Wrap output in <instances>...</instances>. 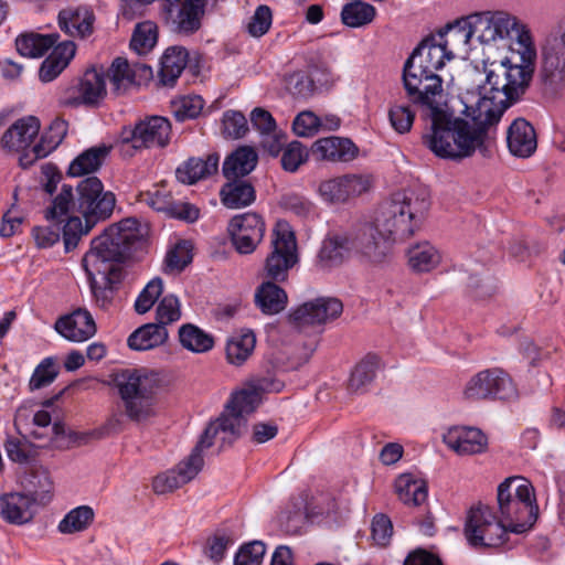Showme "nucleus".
I'll list each match as a JSON object with an SVG mask.
<instances>
[{"instance_id": "1", "label": "nucleus", "mask_w": 565, "mask_h": 565, "mask_svg": "<svg viewBox=\"0 0 565 565\" xmlns=\"http://www.w3.org/2000/svg\"><path fill=\"white\" fill-rule=\"evenodd\" d=\"M531 78L526 66L519 67L502 60L491 63L486 70V82L478 94L467 93L460 97L463 105L461 113L468 119L465 138L470 148L469 157L476 151L483 157L490 156L493 143L489 137L490 127L525 93Z\"/></svg>"}, {"instance_id": "2", "label": "nucleus", "mask_w": 565, "mask_h": 565, "mask_svg": "<svg viewBox=\"0 0 565 565\" xmlns=\"http://www.w3.org/2000/svg\"><path fill=\"white\" fill-rule=\"evenodd\" d=\"M403 84L411 103L430 119L423 134V145L441 159L461 160L469 157L465 136L468 119L455 117L447 110L443 78L439 75H403Z\"/></svg>"}, {"instance_id": "3", "label": "nucleus", "mask_w": 565, "mask_h": 565, "mask_svg": "<svg viewBox=\"0 0 565 565\" xmlns=\"http://www.w3.org/2000/svg\"><path fill=\"white\" fill-rule=\"evenodd\" d=\"M138 222L125 218L108 226L90 243L82 264L96 301L105 307L113 298V285L120 279V264L129 257L138 239Z\"/></svg>"}, {"instance_id": "4", "label": "nucleus", "mask_w": 565, "mask_h": 565, "mask_svg": "<svg viewBox=\"0 0 565 565\" xmlns=\"http://www.w3.org/2000/svg\"><path fill=\"white\" fill-rule=\"evenodd\" d=\"M77 211L81 217L71 216L63 227V241L66 252L77 247L83 236H86L92 228L102 221L109 218L113 214L116 199L111 192H105L102 181L97 177H88L82 180L77 186Z\"/></svg>"}, {"instance_id": "5", "label": "nucleus", "mask_w": 565, "mask_h": 565, "mask_svg": "<svg viewBox=\"0 0 565 565\" xmlns=\"http://www.w3.org/2000/svg\"><path fill=\"white\" fill-rule=\"evenodd\" d=\"M284 383L278 380L262 379L253 388L242 390L233 395L220 417L206 427L221 447L232 445L246 429V415L253 413L259 404V392H280Z\"/></svg>"}, {"instance_id": "6", "label": "nucleus", "mask_w": 565, "mask_h": 565, "mask_svg": "<svg viewBox=\"0 0 565 565\" xmlns=\"http://www.w3.org/2000/svg\"><path fill=\"white\" fill-rule=\"evenodd\" d=\"M429 205L425 190L396 192L381 205L376 221L392 239H404L419 227Z\"/></svg>"}, {"instance_id": "7", "label": "nucleus", "mask_w": 565, "mask_h": 565, "mask_svg": "<svg viewBox=\"0 0 565 565\" xmlns=\"http://www.w3.org/2000/svg\"><path fill=\"white\" fill-rule=\"evenodd\" d=\"M498 507L501 522L512 533L526 532L537 519L539 507L535 501L534 488L523 477H510L500 483Z\"/></svg>"}, {"instance_id": "8", "label": "nucleus", "mask_w": 565, "mask_h": 565, "mask_svg": "<svg viewBox=\"0 0 565 565\" xmlns=\"http://www.w3.org/2000/svg\"><path fill=\"white\" fill-rule=\"evenodd\" d=\"M124 413L134 423H145L156 415V395L160 379L146 370H124L115 377Z\"/></svg>"}, {"instance_id": "9", "label": "nucleus", "mask_w": 565, "mask_h": 565, "mask_svg": "<svg viewBox=\"0 0 565 565\" xmlns=\"http://www.w3.org/2000/svg\"><path fill=\"white\" fill-rule=\"evenodd\" d=\"M171 122L162 116H150L134 126L121 129L118 138L120 151L134 156L137 151L151 148H166L171 140Z\"/></svg>"}, {"instance_id": "10", "label": "nucleus", "mask_w": 565, "mask_h": 565, "mask_svg": "<svg viewBox=\"0 0 565 565\" xmlns=\"http://www.w3.org/2000/svg\"><path fill=\"white\" fill-rule=\"evenodd\" d=\"M516 386L508 372L489 367L473 374L465 384L462 397L468 402L508 401L516 396Z\"/></svg>"}, {"instance_id": "11", "label": "nucleus", "mask_w": 565, "mask_h": 565, "mask_svg": "<svg viewBox=\"0 0 565 565\" xmlns=\"http://www.w3.org/2000/svg\"><path fill=\"white\" fill-rule=\"evenodd\" d=\"M510 531L488 505L478 504L470 509L465 524V536L472 547H501Z\"/></svg>"}, {"instance_id": "12", "label": "nucleus", "mask_w": 565, "mask_h": 565, "mask_svg": "<svg viewBox=\"0 0 565 565\" xmlns=\"http://www.w3.org/2000/svg\"><path fill=\"white\" fill-rule=\"evenodd\" d=\"M297 242L287 223L278 222L273 232L271 252L265 259L264 274L267 281L284 282L289 270L298 263Z\"/></svg>"}, {"instance_id": "13", "label": "nucleus", "mask_w": 565, "mask_h": 565, "mask_svg": "<svg viewBox=\"0 0 565 565\" xmlns=\"http://www.w3.org/2000/svg\"><path fill=\"white\" fill-rule=\"evenodd\" d=\"M542 75L546 83H565V17L546 35L542 45Z\"/></svg>"}, {"instance_id": "14", "label": "nucleus", "mask_w": 565, "mask_h": 565, "mask_svg": "<svg viewBox=\"0 0 565 565\" xmlns=\"http://www.w3.org/2000/svg\"><path fill=\"white\" fill-rule=\"evenodd\" d=\"M372 186L371 174L348 173L321 182L319 194L326 202L343 204L369 192Z\"/></svg>"}, {"instance_id": "15", "label": "nucleus", "mask_w": 565, "mask_h": 565, "mask_svg": "<svg viewBox=\"0 0 565 565\" xmlns=\"http://www.w3.org/2000/svg\"><path fill=\"white\" fill-rule=\"evenodd\" d=\"M473 36L480 43H491L513 34L518 18L504 11H483L468 15Z\"/></svg>"}, {"instance_id": "16", "label": "nucleus", "mask_w": 565, "mask_h": 565, "mask_svg": "<svg viewBox=\"0 0 565 565\" xmlns=\"http://www.w3.org/2000/svg\"><path fill=\"white\" fill-rule=\"evenodd\" d=\"M265 230L262 216L250 212L235 215L227 227L233 246L242 255L252 254L257 248Z\"/></svg>"}, {"instance_id": "17", "label": "nucleus", "mask_w": 565, "mask_h": 565, "mask_svg": "<svg viewBox=\"0 0 565 565\" xmlns=\"http://www.w3.org/2000/svg\"><path fill=\"white\" fill-rule=\"evenodd\" d=\"M353 249L360 252L371 263L381 264L391 253L392 238L379 226V222L367 223L359 227L351 237Z\"/></svg>"}, {"instance_id": "18", "label": "nucleus", "mask_w": 565, "mask_h": 565, "mask_svg": "<svg viewBox=\"0 0 565 565\" xmlns=\"http://www.w3.org/2000/svg\"><path fill=\"white\" fill-rule=\"evenodd\" d=\"M343 310L340 299L320 297L313 301L305 302L289 315V319L299 328L326 323L338 318Z\"/></svg>"}, {"instance_id": "19", "label": "nucleus", "mask_w": 565, "mask_h": 565, "mask_svg": "<svg viewBox=\"0 0 565 565\" xmlns=\"http://www.w3.org/2000/svg\"><path fill=\"white\" fill-rule=\"evenodd\" d=\"M77 95L64 100L66 106L97 107L107 95L106 76L103 68H89L81 77L76 86Z\"/></svg>"}, {"instance_id": "20", "label": "nucleus", "mask_w": 565, "mask_h": 565, "mask_svg": "<svg viewBox=\"0 0 565 565\" xmlns=\"http://www.w3.org/2000/svg\"><path fill=\"white\" fill-rule=\"evenodd\" d=\"M310 154L316 161L350 162L359 156V148L349 138L331 136L316 140Z\"/></svg>"}, {"instance_id": "21", "label": "nucleus", "mask_w": 565, "mask_h": 565, "mask_svg": "<svg viewBox=\"0 0 565 565\" xmlns=\"http://www.w3.org/2000/svg\"><path fill=\"white\" fill-rule=\"evenodd\" d=\"M41 124L35 116H26L18 119L2 136L1 146L14 152L25 151L24 158L30 157L31 145L39 135Z\"/></svg>"}, {"instance_id": "22", "label": "nucleus", "mask_w": 565, "mask_h": 565, "mask_svg": "<svg viewBox=\"0 0 565 565\" xmlns=\"http://www.w3.org/2000/svg\"><path fill=\"white\" fill-rule=\"evenodd\" d=\"M513 34L508 35L511 40V55L503 61L511 65L525 67L529 74L533 75L534 63L536 60V47L534 45L530 30L525 24L518 20V25L513 28Z\"/></svg>"}, {"instance_id": "23", "label": "nucleus", "mask_w": 565, "mask_h": 565, "mask_svg": "<svg viewBox=\"0 0 565 565\" xmlns=\"http://www.w3.org/2000/svg\"><path fill=\"white\" fill-rule=\"evenodd\" d=\"M54 329L72 342H84L96 333V323L86 309H76L55 321Z\"/></svg>"}, {"instance_id": "24", "label": "nucleus", "mask_w": 565, "mask_h": 565, "mask_svg": "<svg viewBox=\"0 0 565 565\" xmlns=\"http://www.w3.org/2000/svg\"><path fill=\"white\" fill-rule=\"evenodd\" d=\"M443 441L460 456L481 454L488 446L486 435L473 427L450 428L443 436Z\"/></svg>"}, {"instance_id": "25", "label": "nucleus", "mask_w": 565, "mask_h": 565, "mask_svg": "<svg viewBox=\"0 0 565 565\" xmlns=\"http://www.w3.org/2000/svg\"><path fill=\"white\" fill-rule=\"evenodd\" d=\"M473 36L468 17L457 20L455 23L447 24L445 29L437 34V41L452 60L457 53H467L470 40Z\"/></svg>"}, {"instance_id": "26", "label": "nucleus", "mask_w": 565, "mask_h": 565, "mask_svg": "<svg viewBox=\"0 0 565 565\" xmlns=\"http://www.w3.org/2000/svg\"><path fill=\"white\" fill-rule=\"evenodd\" d=\"M205 13V0L177 8L175 11L162 13L171 30L178 34L191 35L199 31Z\"/></svg>"}, {"instance_id": "27", "label": "nucleus", "mask_w": 565, "mask_h": 565, "mask_svg": "<svg viewBox=\"0 0 565 565\" xmlns=\"http://www.w3.org/2000/svg\"><path fill=\"white\" fill-rule=\"evenodd\" d=\"M33 504L32 499L22 492L4 493L0 497V515L10 524H26L34 518Z\"/></svg>"}, {"instance_id": "28", "label": "nucleus", "mask_w": 565, "mask_h": 565, "mask_svg": "<svg viewBox=\"0 0 565 565\" xmlns=\"http://www.w3.org/2000/svg\"><path fill=\"white\" fill-rule=\"evenodd\" d=\"M507 142L513 156L529 158L537 148L536 132L529 121L518 118L508 129Z\"/></svg>"}, {"instance_id": "29", "label": "nucleus", "mask_w": 565, "mask_h": 565, "mask_svg": "<svg viewBox=\"0 0 565 565\" xmlns=\"http://www.w3.org/2000/svg\"><path fill=\"white\" fill-rule=\"evenodd\" d=\"M353 249L351 237L347 235H334L323 241L318 253L317 266L321 270H330L340 266Z\"/></svg>"}, {"instance_id": "30", "label": "nucleus", "mask_w": 565, "mask_h": 565, "mask_svg": "<svg viewBox=\"0 0 565 565\" xmlns=\"http://www.w3.org/2000/svg\"><path fill=\"white\" fill-rule=\"evenodd\" d=\"M220 157L216 153L203 158H189L175 171L177 179L184 184H194L216 173Z\"/></svg>"}, {"instance_id": "31", "label": "nucleus", "mask_w": 565, "mask_h": 565, "mask_svg": "<svg viewBox=\"0 0 565 565\" xmlns=\"http://www.w3.org/2000/svg\"><path fill=\"white\" fill-rule=\"evenodd\" d=\"M76 46L73 41H63L53 47L51 54L42 62L39 77L49 83L56 78L74 57Z\"/></svg>"}, {"instance_id": "32", "label": "nucleus", "mask_w": 565, "mask_h": 565, "mask_svg": "<svg viewBox=\"0 0 565 565\" xmlns=\"http://www.w3.org/2000/svg\"><path fill=\"white\" fill-rule=\"evenodd\" d=\"M95 17L88 8H67L60 12L58 24L71 36L85 38L93 32Z\"/></svg>"}, {"instance_id": "33", "label": "nucleus", "mask_w": 565, "mask_h": 565, "mask_svg": "<svg viewBox=\"0 0 565 565\" xmlns=\"http://www.w3.org/2000/svg\"><path fill=\"white\" fill-rule=\"evenodd\" d=\"M20 484L24 494L36 504H44L50 501L52 497L53 483L49 472L45 469H32L25 472L21 479Z\"/></svg>"}, {"instance_id": "34", "label": "nucleus", "mask_w": 565, "mask_h": 565, "mask_svg": "<svg viewBox=\"0 0 565 565\" xmlns=\"http://www.w3.org/2000/svg\"><path fill=\"white\" fill-rule=\"evenodd\" d=\"M257 161L258 156L254 148L238 147L225 159L222 168L223 174L227 180L243 179L255 169Z\"/></svg>"}, {"instance_id": "35", "label": "nucleus", "mask_w": 565, "mask_h": 565, "mask_svg": "<svg viewBox=\"0 0 565 565\" xmlns=\"http://www.w3.org/2000/svg\"><path fill=\"white\" fill-rule=\"evenodd\" d=\"M215 439H217V437L213 436V434H207V429L205 428L191 454L184 460L180 461L175 468H173L184 484L193 480L202 470L204 465L202 450L204 448H210L214 444Z\"/></svg>"}, {"instance_id": "36", "label": "nucleus", "mask_w": 565, "mask_h": 565, "mask_svg": "<svg viewBox=\"0 0 565 565\" xmlns=\"http://www.w3.org/2000/svg\"><path fill=\"white\" fill-rule=\"evenodd\" d=\"M221 202L228 209H242L250 205L256 199L253 184L243 179H232L222 186Z\"/></svg>"}, {"instance_id": "37", "label": "nucleus", "mask_w": 565, "mask_h": 565, "mask_svg": "<svg viewBox=\"0 0 565 565\" xmlns=\"http://www.w3.org/2000/svg\"><path fill=\"white\" fill-rule=\"evenodd\" d=\"M381 366V358L377 354L367 353L353 367L348 381V390L351 393L364 392L366 386L376 377V373Z\"/></svg>"}, {"instance_id": "38", "label": "nucleus", "mask_w": 565, "mask_h": 565, "mask_svg": "<svg viewBox=\"0 0 565 565\" xmlns=\"http://www.w3.org/2000/svg\"><path fill=\"white\" fill-rule=\"evenodd\" d=\"M168 337L169 333L166 327L156 322L146 323L129 335L127 343L131 350L146 351L164 344Z\"/></svg>"}, {"instance_id": "39", "label": "nucleus", "mask_w": 565, "mask_h": 565, "mask_svg": "<svg viewBox=\"0 0 565 565\" xmlns=\"http://www.w3.org/2000/svg\"><path fill=\"white\" fill-rule=\"evenodd\" d=\"M188 57L185 47L178 45L168 47L161 57L160 82L166 86H172L185 68Z\"/></svg>"}, {"instance_id": "40", "label": "nucleus", "mask_w": 565, "mask_h": 565, "mask_svg": "<svg viewBox=\"0 0 565 565\" xmlns=\"http://www.w3.org/2000/svg\"><path fill=\"white\" fill-rule=\"evenodd\" d=\"M58 38L57 33L41 34L36 32H25L17 38L15 46L22 56L36 58L43 56L50 49L54 47Z\"/></svg>"}, {"instance_id": "41", "label": "nucleus", "mask_w": 565, "mask_h": 565, "mask_svg": "<svg viewBox=\"0 0 565 565\" xmlns=\"http://www.w3.org/2000/svg\"><path fill=\"white\" fill-rule=\"evenodd\" d=\"M407 259L409 268L420 274L435 269L441 262V255L429 242H422L408 248Z\"/></svg>"}, {"instance_id": "42", "label": "nucleus", "mask_w": 565, "mask_h": 565, "mask_svg": "<svg viewBox=\"0 0 565 565\" xmlns=\"http://www.w3.org/2000/svg\"><path fill=\"white\" fill-rule=\"evenodd\" d=\"M255 301L262 312L276 315L286 308L288 297L276 282L264 281L255 292Z\"/></svg>"}, {"instance_id": "43", "label": "nucleus", "mask_w": 565, "mask_h": 565, "mask_svg": "<svg viewBox=\"0 0 565 565\" xmlns=\"http://www.w3.org/2000/svg\"><path fill=\"white\" fill-rule=\"evenodd\" d=\"M68 124L62 118H55L49 129L42 135L41 140L31 148L32 157L28 163L46 157L50 152L57 148L67 134Z\"/></svg>"}, {"instance_id": "44", "label": "nucleus", "mask_w": 565, "mask_h": 565, "mask_svg": "<svg viewBox=\"0 0 565 565\" xmlns=\"http://www.w3.org/2000/svg\"><path fill=\"white\" fill-rule=\"evenodd\" d=\"M110 152V147L100 145L92 147L77 156L68 167V174L81 177L97 171L106 157Z\"/></svg>"}, {"instance_id": "45", "label": "nucleus", "mask_w": 565, "mask_h": 565, "mask_svg": "<svg viewBox=\"0 0 565 565\" xmlns=\"http://www.w3.org/2000/svg\"><path fill=\"white\" fill-rule=\"evenodd\" d=\"M395 489L405 504L420 505L427 499L426 482L416 480L411 473L401 475L396 479Z\"/></svg>"}, {"instance_id": "46", "label": "nucleus", "mask_w": 565, "mask_h": 565, "mask_svg": "<svg viewBox=\"0 0 565 565\" xmlns=\"http://www.w3.org/2000/svg\"><path fill=\"white\" fill-rule=\"evenodd\" d=\"M255 344L256 338L252 331L233 334L226 343L227 361L234 365H242L253 353Z\"/></svg>"}, {"instance_id": "47", "label": "nucleus", "mask_w": 565, "mask_h": 565, "mask_svg": "<svg viewBox=\"0 0 565 565\" xmlns=\"http://www.w3.org/2000/svg\"><path fill=\"white\" fill-rule=\"evenodd\" d=\"M179 341L184 349L194 353H204L214 347L213 337L192 323L180 327Z\"/></svg>"}, {"instance_id": "48", "label": "nucleus", "mask_w": 565, "mask_h": 565, "mask_svg": "<svg viewBox=\"0 0 565 565\" xmlns=\"http://www.w3.org/2000/svg\"><path fill=\"white\" fill-rule=\"evenodd\" d=\"M375 15V8L360 0L345 3L340 14L341 22L349 28H361L370 24Z\"/></svg>"}, {"instance_id": "49", "label": "nucleus", "mask_w": 565, "mask_h": 565, "mask_svg": "<svg viewBox=\"0 0 565 565\" xmlns=\"http://www.w3.org/2000/svg\"><path fill=\"white\" fill-rule=\"evenodd\" d=\"M105 76L109 78L117 94L127 90L128 87L137 83L131 65L124 57H116Z\"/></svg>"}, {"instance_id": "50", "label": "nucleus", "mask_w": 565, "mask_h": 565, "mask_svg": "<svg viewBox=\"0 0 565 565\" xmlns=\"http://www.w3.org/2000/svg\"><path fill=\"white\" fill-rule=\"evenodd\" d=\"M94 520V511L90 507L82 505L71 510L58 524L62 533H75L86 530Z\"/></svg>"}, {"instance_id": "51", "label": "nucleus", "mask_w": 565, "mask_h": 565, "mask_svg": "<svg viewBox=\"0 0 565 565\" xmlns=\"http://www.w3.org/2000/svg\"><path fill=\"white\" fill-rule=\"evenodd\" d=\"M204 107V100L199 95L182 96L173 99L170 105L171 113L178 121L196 118Z\"/></svg>"}, {"instance_id": "52", "label": "nucleus", "mask_w": 565, "mask_h": 565, "mask_svg": "<svg viewBox=\"0 0 565 565\" xmlns=\"http://www.w3.org/2000/svg\"><path fill=\"white\" fill-rule=\"evenodd\" d=\"M157 40V25L151 21H146L137 24L130 40V47L138 54H146L154 46Z\"/></svg>"}, {"instance_id": "53", "label": "nucleus", "mask_w": 565, "mask_h": 565, "mask_svg": "<svg viewBox=\"0 0 565 565\" xmlns=\"http://www.w3.org/2000/svg\"><path fill=\"white\" fill-rule=\"evenodd\" d=\"M73 186L63 184L61 192L55 196L52 205L46 210L45 217L50 221L61 223L63 217L67 215L71 205H74Z\"/></svg>"}, {"instance_id": "54", "label": "nucleus", "mask_w": 565, "mask_h": 565, "mask_svg": "<svg viewBox=\"0 0 565 565\" xmlns=\"http://www.w3.org/2000/svg\"><path fill=\"white\" fill-rule=\"evenodd\" d=\"M192 245L188 241H181L170 249L166 256V270L181 271L192 262Z\"/></svg>"}, {"instance_id": "55", "label": "nucleus", "mask_w": 565, "mask_h": 565, "mask_svg": "<svg viewBox=\"0 0 565 565\" xmlns=\"http://www.w3.org/2000/svg\"><path fill=\"white\" fill-rule=\"evenodd\" d=\"M181 318V305L174 295L164 296L156 310V320L158 324L167 328Z\"/></svg>"}, {"instance_id": "56", "label": "nucleus", "mask_w": 565, "mask_h": 565, "mask_svg": "<svg viewBox=\"0 0 565 565\" xmlns=\"http://www.w3.org/2000/svg\"><path fill=\"white\" fill-rule=\"evenodd\" d=\"M163 284L159 277L151 279L142 291L139 294L136 302L135 310L139 315L148 312L156 303L158 298L162 295Z\"/></svg>"}, {"instance_id": "57", "label": "nucleus", "mask_w": 565, "mask_h": 565, "mask_svg": "<svg viewBox=\"0 0 565 565\" xmlns=\"http://www.w3.org/2000/svg\"><path fill=\"white\" fill-rule=\"evenodd\" d=\"M309 156H311L310 150L308 151L300 141L295 140L282 151L281 166L286 171L295 172L308 160Z\"/></svg>"}, {"instance_id": "58", "label": "nucleus", "mask_w": 565, "mask_h": 565, "mask_svg": "<svg viewBox=\"0 0 565 565\" xmlns=\"http://www.w3.org/2000/svg\"><path fill=\"white\" fill-rule=\"evenodd\" d=\"M223 135L226 138L239 139L248 131L247 119L243 113L236 110H227L222 119Z\"/></svg>"}, {"instance_id": "59", "label": "nucleus", "mask_w": 565, "mask_h": 565, "mask_svg": "<svg viewBox=\"0 0 565 565\" xmlns=\"http://www.w3.org/2000/svg\"><path fill=\"white\" fill-rule=\"evenodd\" d=\"M388 119L396 132L406 134L413 126L415 114L409 106L393 105L388 110Z\"/></svg>"}, {"instance_id": "60", "label": "nucleus", "mask_w": 565, "mask_h": 565, "mask_svg": "<svg viewBox=\"0 0 565 565\" xmlns=\"http://www.w3.org/2000/svg\"><path fill=\"white\" fill-rule=\"evenodd\" d=\"M292 130L299 137H312L320 131V117L310 110H303L294 119Z\"/></svg>"}, {"instance_id": "61", "label": "nucleus", "mask_w": 565, "mask_h": 565, "mask_svg": "<svg viewBox=\"0 0 565 565\" xmlns=\"http://www.w3.org/2000/svg\"><path fill=\"white\" fill-rule=\"evenodd\" d=\"M415 50L422 52L424 58L428 60L439 70L444 67L445 61L448 60L447 53L435 36L426 38Z\"/></svg>"}, {"instance_id": "62", "label": "nucleus", "mask_w": 565, "mask_h": 565, "mask_svg": "<svg viewBox=\"0 0 565 565\" xmlns=\"http://www.w3.org/2000/svg\"><path fill=\"white\" fill-rule=\"evenodd\" d=\"M436 66L428 60L424 58L422 52L413 51L411 56L406 60L403 67V75H438Z\"/></svg>"}, {"instance_id": "63", "label": "nucleus", "mask_w": 565, "mask_h": 565, "mask_svg": "<svg viewBox=\"0 0 565 565\" xmlns=\"http://www.w3.org/2000/svg\"><path fill=\"white\" fill-rule=\"evenodd\" d=\"M57 376V371L54 367V363L51 359H45L34 370L29 387L31 391L40 390L44 386L50 385Z\"/></svg>"}, {"instance_id": "64", "label": "nucleus", "mask_w": 565, "mask_h": 565, "mask_svg": "<svg viewBox=\"0 0 565 565\" xmlns=\"http://www.w3.org/2000/svg\"><path fill=\"white\" fill-rule=\"evenodd\" d=\"M266 547L260 541L243 545L235 555L234 565L258 564L265 555Z\"/></svg>"}]
</instances>
